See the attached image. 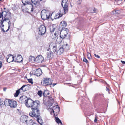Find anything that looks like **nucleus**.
<instances>
[{
  "mask_svg": "<svg viewBox=\"0 0 125 125\" xmlns=\"http://www.w3.org/2000/svg\"><path fill=\"white\" fill-rule=\"evenodd\" d=\"M40 102L38 100L34 101L31 99L29 98L26 100L25 105L28 107L31 108L32 110L34 111L36 115V117H39L40 114L38 107L40 106Z\"/></svg>",
  "mask_w": 125,
  "mask_h": 125,
  "instance_id": "obj_1",
  "label": "nucleus"
},
{
  "mask_svg": "<svg viewBox=\"0 0 125 125\" xmlns=\"http://www.w3.org/2000/svg\"><path fill=\"white\" fill-rule=\"evenodd\" d=\"M8 11L7 10L6 11H3L0 14V18H2V20H0V23L1 24L0 26L1 28H2V27H3L4 26V25L3 24V22L4 21L8 20L10 21L9 18L7 17V12Z\"/></svg>",
  "mask_w": 125,
  "mask_h": 125,
  "instance_id": "obj_2",
  "label": "nucleus"
},
{
  "mask_svg": "<svg viewBox=\"0 0 125 125\" xmlns=\"http://www.w3.org/2000/svg\"><path fill=\"white\" fill-rule=\"evenodd\" d=\"M68 0H62L61 5L63 8L64 14H65L68 10Z\"/></svg>",
  "mask_w": 125,
  "mask_h": 125,
  "instance_id": "obj_3",
  "label": "nucleus"
},
{
  "mask_svg": "<svg viewBox=\"0 0 125 125\" xmlns=\"http://www.w3.org/2000/svg\"><path fill=\"white\" fill-rule=\"evenodd\" d=\"M41 17L43 20L49 18L50 14L46 12L45 10H43L41 13Z\"/></svg>",
  "mask_w": 125,
  "mask_h": 125,
  "instance_id": "obj_4",
  "label": "nucleus"
},
{
  "mask_svg": "<svg viewBox=\"0 0 125 125\" xmlns=\"http://www.w3.org/2000/svg\"><path fill=\"white\" fill-rule=\"evenodd\" d=\"M39 31L38 33L39 35L42 36L44 35L46 31V27L43 25H42L38 28Z\"/></svg>",
  "mask_w": 125,
  "mask_h": 125,
  "instance_id": "obj_5",
  "label": "nucleus"
},
{
  "mask_svg": "<svg viewBox=\"0 0 125 125\" xmlns=\"http://www.w3.org/2000/svg\"><path fill=\"white\" fill-rule=\"evenodd\" d=\"M43 83V85L46 86L48 85H51L52 83V81L50 78H44Z\"/></svg>",
  "mask_w": 125,
  "mask_h": 125,
  "instance_id": "obj_6",
  "label": "nucleus"
},
{
  "mask_svg": "<svg viewBox=\"0 0 125 125\" xmlns=\"http://www.w3.org/2000/svg\"><path fill=\"white\" fill-rule=\"evenodd\" d=\"M32 73L33 74L38 76H40L42 73L41 70L40 68L33 70Z\"/></svg>",
  "mask_w": 125,
  "mask_h": 125,
  "instance_id": "obj_7",
  "label": "nucleus"
},
{
  "mask_svg": "<svg viewBox=\"0 0 125 125\" xmlns=\"http://www.w3.org/2000/svg\"><path fill=\"white\" fill-rule=\"evenodd\" d=\"M68 31V30L67 29H66L65 30L60 32V37L62 39L65 38L67 34Z\"/></svg>",
  "mask_w": 125,
  "mask_h": 125,
  "instance_id": "obj_8",
  "label": "nucleus"
},
{
  "mask_svg": "<svg viewBox=\"0 0 125 125\" xmlns=\"http://www.w3.org/2000/svg\"><path fill=\"white\" fill-rule=\"evenodd\" d=\"M9 103V105L11 108H15L17 105L16 101L13 100H10Z\"/></svg>",
  "mask_w": 125,
  "mask_h": 125,
  "instance_id": "obj_9",
  "label": "nucleus"
},
{
  "mask_svg": "<svg viewBox=\"0 0 125 125\" xmlns=\"http://www.w3.org/2000/svg\"><path fill=\"white\" fill-rule=\"evenodd\" d=\"M43 60L44 58L41 55H39L35 58V61L38 63H42Z\"/></svg>",
  "mask_w": 125,
  "mask_h": 125,
  "instance_id": "obj_10",
  "label": "nucleus"
},
{
  "mask_svg": "<svg viewBox=\"0 0 125 125\" xmlns=\"http://www.w3.org/2000/svg\"><path fill=\"white\" fill-rule=\"evenodd\" d=\"M52 111L53 113H55L56 115H57L60 111V108L58 106H53Z\"/></svg>",
  "mask_w": 125,
  "mask_h": 125,
  "instance_id": "obj_11",
  "label": "nucleus"
},
{
  "mask_svg": "<svg viewBox=\"0 0 125 125\" xmlns=\"http://www.w3.org/2000/svg\"><path fill=\"white\" fill-rule=\"evenodd\" d=\"M8 56V57L7 59V61L8 62L10 63L13 61L14 57L12 55L10 54Z\"/></svg>",
  "mask_w": 125,
  "mask_h": 125,
  "instance_id": "obj_12",
  "label": "nucleus"
},
{
  "mask_svg": "<svg viewBox=\"0 0 125 125\" xmlns=\"http://www.w3.org/2000/svg\"><path fill=\"white\" fill-rule=\"evenodd\" d=\"M23 59L22 56L20 55H18L16 59L15 60V61L17 62L20 63L22 62Z\"/></svg>",
  "mask_w": 125,
  "mask_h": 125,
  "instance_id": "obj_13",
  "label": "nucleus"
},
{
  "mask_svg": "<svg viewBox=\"0 0 125 125\" xmlns=\"http://www.w3.org/2000/svg\"><path fill=\"white\" fill-rule=\"evenodd\" d=\"M28 117L26 116H22L20 118L21 122L23 123H25L26 124L28 120Z\"/></svg>",
  "mask_w": 125,
  "mask_h": 125,
  "instance_id": "obj_14",
  "label": "nucleus"
},
{
  "mask_svg": "<svg viewBox=\"0 0 125 125\" xmlns=\"http://www.w3.org/2000/svg\"><path fill=\"white\" fill-rule=\"evenodd\" d=\"M64 51L62 46H61L58 50L56 52V54L60 55Z\"/></svg>",
  "mask_w": 125,
  "mask_h": 125,
  "instance_id": "obj_15",
  "label": "nucleus"
},
{
  "mask_svg": "<svg viewBox=\"0 0 125 125\" xmlns=\"http://www.w3.org/2000/svg\"><path fill=\"white\" fill-rule=\"evenodd\" d=\"M4 10H2L1 12H0V13H1L2 12L4 11H6L7 10L8 11V12H7V17H8L9 18H10L11 17V13L10 12H9V10L7 8H4Z\"/></svg>",
  "mask_w": 125,
  "mask_h": 125,
  "instance_id": "obj_16",
  "label": "nucleus"
},
{
  "mask_svg": "<svg viewBox=\"0 0 125 125\" xmlns=\"http://www.w3.org/2000/svg\"><path fill=\"white\" fill-rule=\"evenodd\" d=\"M48 52L47 53V57L48 58H49L53 56L52 52L51 51H49L48 50Z\"/></svg>",
  "mask_w": 125,
  "mask_h": 125,
  "instance_id": "obj_17",
  "label": "nucleus"
},
{
  "mask_svg": "<svg viewBox=\"0 0 125 125\" xmlns=\"http://www.w3.org/2000/svg\"><path fill=\"white\" fill-rule=\"evenodd\" d=\"M28 99L27 97L25 96H22L20 97L19 100L22 101V102L23 101H25V100L28 99Z\"/></svg>",
  "mask_w": 125,
  "mask_h": 125,
  "instance_id": "obj_18",
  "label": "nucleus"
},
{
  "mask_svg": "<svg viewBox=\"0 0 125 125\" xmlns=\"http://www.w3.org/2000/svg\"><path fill=\"white\" fill-rule=\"evenodd\" d=\"M37 119V120L38 122L40 124L42 125L43 124V120L41 118L40 116L39 117H36Z\"/></svg>",
  "mask_w": 125,
  "mask_h": 125,
  "instance_id": "obj_19",
  "label": "nucleus"
},
{
  "mask_svg": "<svg viewBox=\"0 0 125 125\" xmlns=\"http://www.w3.org/2000/svg\"><path fill=\"white\" fill-rule=\"evenodd\" d=\"M28 87L27 85H24L20 88V89L22 90L24 92H25L28 90Z\"/></svg>",
  "mask_w": 125,
  "mask_h": 125,
  "instance_id": "obj_20",
  "label": "nucleus"
},
{
  "mask_svg": "<svg viewBox=\"0 0 125 125\" xmlns=\"http://www.w3.org/2000/svg\"><path fill=\"white\" fill-rule=\"evenodd\" d=\"M60 13H58L55 15V19L58 18L62 17L63 15V14L61 13L62 12L60 11Z\"/></svg>",
  "mask_w": 125,
  "mask_h": 125,
  "instance_id": "obj_21",
  "label": "nucleus"
},
{
  "mask_svg": "<svg viewBox=\"0 0 125 125\" xmlns=\"http://www.w3.org/2000/svg\"><path fill=\"white\" fill-rule=\"evenodd\" d=\"M62 47L63 49H64V51H67L69 49V46L67 44L63 45Z\"/></svg>",
  "mask_w": 125,
  "mask_h": 125,
  "instance_id": "obj_22",
  "label": "nucleus"
},
{
  "mask_svg": "<svg viewBox=\"0 0 125 125\" xmlns=\"http://www.w3.org/2000/svg\"><path fill=\"white\" fill-rule=\"evenodd\" d=\"M34 123L33 120L31 119L29 120H28L26 124L27 125H33Z\"/></svg>",
  "mask_w": 125,
  "mask_h": 125,
  "instance_id": "obj_23",
  "label": "nucleus"
},
{
  "mask_svg": "<svg viewBox=\"0 0 125 125\" xmlns=\"http://www.w3.org/2000/svg\"><path fill=\"white\" fill-rule=\"evenodd\" d=\"M52 46L53 49V51L54 52H56V45L55 43H53L52 45H51V46Z\"/></svg>",
  "mask_w": 125,
  "mask_h": 125,
  "instance_id": "obj_24",
  "label": "nucleus"
},
{
  "mask_svg": "<svg viewBox=\"0 0 125 125\" xmlns=\"http://www.w3.org/2000/svg\"><path fill=\"white\" fill-rule=\"evenodd\" d=\"M60 25L62 26V28H64L66 26L67 23L65 21H62L61 22Z\"/></svg>",
  "mask_w": 125,
  "mask_h": 125,
  "instance_id": "obj_25",
  "label": "nucleus"
},
{
  "mask_svg": "<svg viewBox=\"0 0 125 125\" xmlns=\"http://www.w3.org/2000/svg\"><path fill=\"white\" fill-rule=\"evenodd\" d=\"M35 61V58L33 56H30L29 57V61L31 62H33Z\"/></svg>",
  "mask_w": 125,
  "mask_h": 125,
  "instance_id": "obj_26",
  "label": "nucleus"
},
{
  "mask_svg": "<svg viewBox=\"0 0 125 125\" xmlns=\"http://www.w3.org/2000/svg\"><path fill=\"white\" fill-rule=\"evenodd\" d=\"M49 101V102L50 103L49 105L51 106L53 104L54 101V100L52 97H51L50 98Z\"/></svg>",
  "mask_w": 125,
  "mask_h": 125,
  "instance_id": "obj_27",
  "label": "nucleus"
},
{
  "mask_svg": "<svg viewBox=\"0 0 125 125\" xmlns=\"http://www.w3.org/2000/svg\"><path fill=\"white\" fill-rule=\"evenodd\" d=\"M62 40V38L60 37L59 38H57L56 39V42L57 43L60 44Z\"/></svg>",
  "mask_w": 125,
  "mask_h": 125,
  "instance_id": "obj_28",
  "label": "nucleus"
},
{
  "mask_svg": "<svg viewBox=\"0 0 125 125\" xmlns=\"http://www.w3.org/2000/svg\"><path fill=\"white\" fill-rule=\"evenodd\" d=\"M37 0H31L32 2L35 5H38L39 4V2L37 1Z\"/></svg>",
  "mask_w": 125,
  "mask_h": 125,
  "instance_id": "obj_29",
  "label": "nucleus"
},
{
  "mask_svg": "<svg viewBox=\"0 0 125 125\" xmlns=\"http://www.w3.org/2000/svg\"><path fill=\"white\" fill-rule=\"evenodd\" d=\"M34 111H32V112H30L29 113V115L31 116L35 117H36V115Z\"/></svg>",
  "mask_w": 125,
  "mask_h": 125,
  "instance_id": "obj_30",
  "label": "nucleus"
},
{
  "mask_svg": "<svg viewBox=\"0 0 125 125\" xmlns=\"http://www.w3.org/2000/svg\"><path fill=\"white\" fill-rule=\"evenodd\" d=\"M10 100L6 99L4 101V103L5 105H8L9 104Z\"/></svg>",
  "mask_w": 125,
  "mask_h": 125,
  "instance_id": "obj_31",
  "label": "nucleus"
},
{
  "mask_svg": "<svg viewBox=\"0 0 125 125\" xmlns=\"http://www.w3.org/2000/svg\"><path fill=\"white\" fill-rule=\"evenodd\" d=\"M49 94V92L47 91H45L43 93V94L44 96H46Z\"/></svg>",
  "mask_w": 125,
  "mask_h": 125,
  "instance_id": "obj_32",
  "label": "nucleus"
},
{
  "mask_svg": "<svg viewBox=\"0 0 125 125\" xmlns=\"http://www.w3.org/2000/svg\"><path fill=\"white\" fill-rule=\"evenodd\" d=\"M4 60L3 56L0 54V62H4Z\"/></svg>",
  "mask_w": 125,
  "mask_h": 125,
  "instance_id": "obj_33",
  "label": "nucleus"
},
{
  "mask_svg": "<svg viewBox=\"0 0 125 125\" xmlns=\"http://www.w3.org/2000/svg\"><path fill=\"white\" fill-rule=\"evenodd\" d=\"M21 90V89H20L16 91L14 95V96L15 97H17L18 96L20 93V90Z\"/></svg>",
  "mask_w": 125,
  "mask_h": 125,
  "instance_id": "obj_34",
  "label": "nucleus"
},
{
  "mask_svg": "<svg viewBox=\"0 0 125 125\" xmlns=\"http://www.w3.org/2000/svg\"><path fill=\"white\" fill-rule=\"evenodd\" d=\"M42 92L41 90H39L38 91L37 93L38 95L40 97L42 96Z\"/></svg>",
  "mask_w": 125,
  "mask_h": 125,
  "instance_id": "obj_35",
  "label": "nucleus"
},
{
  "mask_svg": "<svg viewBox=\"0 0 125 125\" xmlns=\"http://www.w3.org/2000/svg\"><path fill=\"white\" fill-rule=\"evenodd\" d=\"M56 121L57 123H60L62 124V122L60 119L57 117H55Z\"/></svg>",
  "mask_w": 125,
  "mask_h": 125,
  "instance_id": "obj_36",
  "label": "nucleus"
},
{
  "mask_svg": "<svg viewBox=\"0 0 125 125\" xmlns=\"http://www.w3.org/2000/svg\"><path fill=\"white\" fill-rule=\"evenodd\" d=\"M115 14H119L120 12V11L119 10H118L117 9H115Z\"/></svg>",
  "mask_w": 125,
  "mask_h": 125,
  "instance_id": "obj_37",
  "label": "nucleus"
},
{
  "mask_svg": "<svg viewBox=\"0 0 125 125\" xmlns=\"http://www.w3.org/2000/svg\"><path fill=\"white\" fill-rule=\"evenodd\" d=\"M8 25H9L8 28V29L6 31V32H7L9 30V29H10V27L11 26V22L10 21H9L8 22Z\"/></svg>",
  "mask_w": 125,
  "mask_h": 125,
  "instance_id": "obj_38",
  "label": "nucleus"
},
{
  "mask_svg": "<svg viewBox=\"0 0 125 125\" xmlns=\"http://www.w3.org/2000/svg\"><path fill=\"white\" fill-rule=\"evenodd\" d=\"M24 2H25V3H23V4L24 5L26 4L29 5L31 4L30 2H29L28 1H25V0H24Z\"/></svg>",
  "mask_w": 125,
  "mask_h": 125,
  "instance_id": "obj_39",
  "label": "nucleus"
},
{
  "mask_svg": "<svg viewBox=\"0 0 125 125\" xmlns=\"http://www.w3.org/2000/svg\"><path fill=\"white\" fill-rule=\"evenodd\" d=\"M28 82L31 83V84L33 83V82L32 81V78L29 79H28Z\"/></svg>",
  "mask_w": 125,
  "mask_h": 125,
  "instance_id": "obj_40",
  "label": "nucleus"
},
{
  "mask_svg": "<svg viewBox=\"0 0 125 125\" xmlns=\"http://www.w3.org/2000/svg\"><path fill=\"white\" fill-rule=\"evenodd\" d=\"M55 28H53V27L50 28V31L51 32H53L54 31Z\"/></svg>",
  "mask_w": 125,
  "mask_h": 125,
  "instance_id": "obj_41",
  "label": "nucleus"
},
{
  "mask_svg": "<svg viewBox=\"0 0 125 125\" xmlns=\"http://www.w3.org/2000/svg\"><path fill=\"white\" fill-rule=\"evenodd\" d=\"M83 61L84 62H86V63H88V62L87 59L85 58H84Z\"/></svg>",
  "mask_w": 125,
  "mask_h": 125,
  "instance_id": "obj_42",
  "label": "nucleus"
},
{
  "mask_svg": "<svg viewBox=\"0 0 125 125\" xmlns=\"http://www.w3.org/2000/svg\"><path fill=\"white\" fill-rule=\"evenodd\" d=\"M77 3L78 4H80L82 2V0H76Z\"/></svg>",
  "mask_w": 125,
  "mask_h": 125,
  "instance_id": "obj_43",
  "label": "nucleus"
},
{
  "mask_svg": "<svg viewBox=\"0 0 125 125\" xmlns=\"http://www.w3.org/2000/svg\"><path fill=\"white\" fill-rule=\"evenodd\" d=\"M4 62H0V69L3 66Z\"/></svg>",
  "mask_w": 125,
  "mask_h": 125,
  "instance_id": "obj_44",
  "label": "nucleus"
},
{
  "mask_svg": "<svg viewBox=\"0 0 125 125\" xmlns=\"http://www.w3.org/2000/svg\"><path fill=\"white\" fill-rule=\"evenodd\" d=\"M88 58L89 59L91 58V55L90 53H88L87 54Z\"/></svg>",
  "mask_w": 125,
  "mask_h": 125,
  "instance_id": "obj_45",
  "label": "nucleus"
},
{
  "mask_svg": "<svg viewBox=\"0 0 125 125\" xmlns=\"http://www.w3.org/2000/svg\"><path fill=\"white\" fill-rule=\"evenodd\" d=\"M3 101H2L1 99H0V106L3 104Z\"/></svg>",
  "mask_w": 125,
  "mask_h": 125,
  "instance_id": "obj_46",
  "label": "nucleus"
},
{
  "mask_svg": "<svg viewBox=\"0 0 125 125\" xmlns=\"http://www.w3.org/2000/svg\"><path fill=\"white\" fill-rule=\"evenodd\" d=\"M57 84L56 83H53V84H51V87H53L55 85Z\"/></svg>",
  "mask_w": 125,
  "mask_h": 125,
  "instance_id": "obj_47",
  "label": "nucleus"
},
{
  "mask_svg": "<svg viewBox=\"0 0 125 125\" xmlns=\"http://www.w3.org/2000/svg\"><path fill=\"white\" fill-rule=\"evenodd\" d=\"M97 116L96 115H95V119H94V122H97Z\"/></svg>",
  "mask_w": 125,
  "mask_h": 125,
  "instance_id": "obj_48",
  "label": "nucleus"
},
{
  "mask_svg": "<svg viewBox=\"0 0 125 125\" xmlns=\"http://www.w3.org/2000/svg\"><path fill=\"white\" fill-rule=\"evenodd\" d=\"M94 56H95V57H97V58H100V57L99 56H98L97 55H96L95 54H94Z\"/></svg>",
  "mask_w": 125,
  "mask_h": 125,
  "instance_id": "obj_49",
  "label": "nucleus"
},
{
  "mask_svg": "<svg viewBox=\"0 0 125 125\" xmlns=\"http://www.w3.org/2000/svg\"><path fill=\"white\" fill-rule=\"evenodd\" d=\"M115 10H114L111 13V14H115Z\"/></svg>",
  "mask_w": 125,
  "mask_h": 125,
  "instance_id": "obj_50",
  "label": "nucleus"
},
{
  "mask_svg": "<svg viewBox=\"0 0 125 125\" xmlns=\"http://www.w3.org/2000/svg\"><path fill=\"white\" fill-rule=\"evenodd\" d=\"M121 63H122V64L125 65V61H123L121 60Z\"/></svg>",
  "mask_w": 125,
  "mask_h": 125,
  "instance_id": "obj_51",
  "label": "nucleus"
},
{
  "mask_svg": "<svg viewBox=\"0 0 125 125\" xmlns=\"http://www.w3.org/2000/svg\"><path fill=\"white\" fill-rule=\"evenodd\" d=\"M96 9H95V8H94L93 10V11H94L93 12L94 13H95L96 12Z\"/></svg>",
  "mask_w": 125,
  "mask_h": 125,
  "instance_id": "obj_52",
  "label": "nucleus"
},
{
  "mask_svg": "<svg viewBox=\"0 0 125 125\" xmlns=\"http://www.w3.org/2000/svg\"><path fill=\"white\" fill-rule=\"evenodd\" d=\"M57 32H55V33L54 34V35L55 36H56V35H57Z\"/></svg>",
  "mask_w": 125,
  "mask_h": 125,
  "instance_id": "obj_53",
  "label": "nucleus"
},
{
  "mask_svg": "<svg viewBox=\"0 0 125 125\" xmlns=\"http://www.w3.org/2000/svg\"><path fill=\"white\" fill-rule=\"evenodd\" d=\"M33 125H39L38 124L34 123Z\"/></svg>",
  "mask_w": 125,
  "mask_h": 125,
  "instance_id": "obj_54",
  "label": "nucleus"
},
{
  "mask_svg": "<svg viewBox=\"0 0 125 125\" xmlns=\"http://www.w3.org/2000/svg\"><path fill=\"white\" fill-rule=\"evenodd\" d=\"M1 29H2V30L4 32H5V30H4V29L3 28H1Z\"/></svg>",
  "mask_w": 125,
  "mask_h": 125,
  "instance_id": "obj_55",
  "label": "nucleus"
},
{
  "mask_svg": "<svg viewBox=\"0 0 125 125\" xmlns=\"http://www.w3.org/2000/svg\"><path fill=\"white\" fill-rule=\"evenodd\" d=\"M33 7L32 6V7L31 9V12H32L33 11Z\"/></svg>",
  "mask_w": 125,
  "mask_h": 125,
  "instance_id": "obj_56",
  "label": "nucleus"
},
{
  "mask_svg": "<svg viewBox=\"0 0 125 125\" xmlns=\"http://www.w3.org/2000/svg\"><path fill=\"white\" fill-rule=\"evenodd\" d=\"M106 90L107 91H109V89L107 87H106Z\"/></svg>",
  "mask_w": 125,
  "mask_h": 125,
  "instance_id": "obj_57",
  "label": "nucleus"
},
{
  "mask_svg": "<svg viewBox=\"0 0 125 125\" xmlns=\"http://www.w3.org/2000/svg\"><path fill=\"white\" fill-rule=\"evenodd\" d=\"M6 90V88H4L3 89V90L4 91H5Z\"/></svg>",
  "mask_w": 125,
  "mask_h": 125,
  "instance_id": "obj_58",
  "label": "nucleus"
},
{
  "mask_svg": "<svg viewBox=\"0 0 125 125\" xmlns=\"http://www.w3.org/2000/svg\"><path fill=\"white\" fill-rule=\"evenodd\" d=\"M70 84V83H66V84Z\"/></svg>",
  "mask_w": 125,
  "mask_h": 125,
  "instance_id": "obj_59",
  "label": "nucleus"
},
{
  "mask_svg": "<svg viewBox=\"0 0 125 125\" xmlns=\"http://www.w3.org/2000/svg\"><path fill=\"white\" fill-rule=\"evenodd\" d=\"M32 4H31V6H32Z\"/></svg>",
  "mask_w": 125,
  "mask_h": 125,
  "instance_id": "obj_60",
  "label": "nucleus"
},
{
  "mask_svg": "<svg viewBox=\"0 0 125 125\" xmlns=\"http://www.w3.org/2000/svg\"><path fill=\"white\" fill-rule=\"evenodd\" d=\"M54 115H55V113H54Z\"/></svg>",
  "mask_w": 125,
  "mask_h": 125,
  "instance_id": "obj_61",
  "label": "nucleus"
}]
</instances>
